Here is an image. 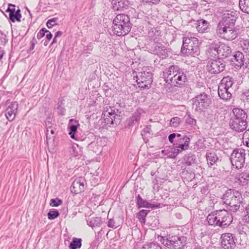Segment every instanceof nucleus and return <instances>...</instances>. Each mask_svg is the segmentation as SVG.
Returning <instances> with one entry per match:
<instances>
[{
  "mask_svg": "<svg viewBox=\"0 0 249 249\" xmlns=\"http://www.w3.org/2000/svg\"><path fill=\"white\" fill-rule=\"evenodd\" d=\"M219 45V56H221L223 57H228L231 53V50L230 46L228 45L221 43Z\"/></svg>",
  "mask_w": 249,
  "mask_h": 249,
  "instance_id": "nucleus-23",
  "label": "nucleus"
},
{
  "mask_svg": "<svg viewBox=\"0 0 249 249\" xmlns=\"http://www.w3.org/2000/svg\"><path fill=\"white\" fill-rule=\"evenodd\" d=\"M141 249H162L160 245L157 243H150L144 245Z\"/></svg>",
  "mask_w": 249,
  "mask_h": 249,
  "instance_id": "nucleus-41",
  "label": "nucleus"
},
{
  "mask_svg": "<svg viewBox=\"0 0 249 249\" xmlns=\"http://www.w3.org/2000/svg\"><path fill=\"white\" fill-rule=\"evenodd\" d=\"M218 93L220 98L226 101L230 100L232 96L229 89L223 88V86H219Z\"/></svg>",
  "mask_w": 249,
  "mask_h": 249,
  "instance_id": "nucleus-24",
  "label": "nucleus"
},
{
  "mask_svg": "<svg viewBox=\"0 0 249 249\" xmlns=\"http://www.w3.org/2000/svg\"><path fill=\"white\" fill-rule=\"evenodd\" d=\"M88 147L89 149L92 150L95 153H97L100 151L102 146L98 144L97 142H93L89 144Z\"/></svg>",
  "mask_w": 249,
  "mask_h": 249,
  "instance_id": "nucleus-40",
  "label": "nucleus"
},
{
  "mask_svg": "<svg viewBox=\"0 0 249 249\" xmlns=\"http://www.w3.org/2000/svg\"><path fill=\"white\" fill-rule=\"evenodd\" d=\"M147 2H151L153 4L158 3L160 0H145Z\"/></svg>",
  "mask_w": 249,
  "mask_h": 249,
  "instance_id": "nucleus-59",
  "label": "nucleus"
},
{
  "mask_svg": "<svg viewBox=\"0 0 249 249\" xmlns=\"http://www.w3.org/2000/svg\"><path fill=\"white\" fill-rule=\"evenodd\" d=\"M239 7L242 12L249 14V0H240Z\"/></svg>",
  "mask_w": 249,
  "mask_h": 249,
  "instance_id": "nucleus-36",
  "label": "nucleus"
},
{
  "mask_svg": "<svg viewBox=\"0 0 249 249\" xmlns=\"http://www.w3.org/2000/svg\"><path fill=\"white\" fill-rule=\"evenodd\" d=\"M151 131V125H149L147 126H146L145 128H144L143 129V133L144 134V135H146L147 134H150Z\"/></svg>",
  "mask_w": 249,
  "mask_h": 249,
  "instance_id": "nucleus-56",
  "label": "nucleus"
},
{
  "mask_svg": "<svg viewBox=\"0 0 249 249\" xmlns=\"http://www.w3.org/2000/svg\"><path fill=\"white\" fill-rule=\"evenodd\" d=\"M176 133H172V134H170L168 137L169 141L171 143H173L174 142V139L176 138Z\"/></svg>",
  "mask_w": 249,
  "mask_h": 249,
  "instance_id": "nucleus-55",
  "label": "nucleus"
},
{
  "mask_svg": "<svg viewBox=\"0 0 249 249\" xmlns=\"http://www.w3.org/2000/svg\"><path fill=\"white\" fill-rule=\"evenodd\" d=\"M182 151L178 147H176V148H175L173 153V157L175 158L179 153L181 152Z\"/></svg>",
  "mask_w": 249,
  "mask_h": 249,
  "instance_id": "nucleus-53",
  "label": "nucleus"
},
{
  "mask_svg": "<svg viewBox=\"0 0 249 249\" xmlns=\"http://www.w3.org/2000/svg\"><path fill=\"white\" fill-rule=\"evenodd\" d=\"M219 45L216 43H212L209 46L207 51L208 54L211 57L219 56Z\"/></svg>",
  "mask_w": 249,
  "mask_h": 249,
  "instance_id": "nucleus-27",
  "label": "nucleus"
},
{
  "mask_svg": "<svg viewBox=\"0 0 249 249\" xmlns=\"http://www.w3.org/2000/svg\"><path fill=\"white\" fill-rule=\"evenodd\" d=\"M208 164L209 166H212L216 162L218 158L214 153L207 152L206 155Z\"/></svg>",
  "mask_w": 249,
  "mask_h": 249,
  "instance_id": "nucleus-31",
  "label": "nucleus"
},
{
  "mask_svg": "<svg viewBox=\"0 0 249 249\" xmlns=\"http://www.w3.org/2000/svg\"><path fill=\"white\" fill-rule=\"evenodd\" d=\"M137 78L136 81L139 87L142 89L148 88L153 81L150 69L143 67L141 71L139 72V75L137 76Z\"/></svg>",
  "mask_w": 249,
  "mask_h": 249,
  "instance_id": "nucleus-7",
  "label": "nucleus"
},
{
  "mask_svg": "<svg viewBox=\"0 0 249 249\" xmlns=\"http://www.w3.org/2000/svg\"><path fill=\"white\" fill-rule=\"evenodd\" d=\"M131 29V24L127 15L118 14L113 19L112 31L117 36H124L130 31Z\"/></svg>",
  "mask_w": 249,
  "mask_h": 249,
  "instance_id": "nucleus-3",
  "label": "nucleus"
},
{
  "mask_svg": "<svg viewBox=\"0 0 249 249\" xmlns=\"http://www.w3.org/2000/svg\"><path fill=\"white\" fill-rule=\"evenodd\" d=\"M244 137H247L248 140L246 142V143L247 146L249 147V129L247 130L244 132Z\"/></svg>",
  "mask_w": 249,
  "mask_h": 249,
  "instance_id": "nucleus-54",
  "label": "nucleus"
},
{
  "mask_svg": "<svg viewBox=\"0 0 249 249\" xmlns=\"http://www.w3.org/2000/svg\"><path fill=\"white\" fill-rule=\"evenodd\" d=\"M79 125V124L77 121L72 119H70L69 124V127L70 129L69 134L70 135L71 139H76L75 136V133L76 132L77 127Z\"/></svg>",
  "mask_w": 249,
  "mask_h": 249,
  "instance_id": "nucleus-25",
  "label": "nucleus"
},
{
  "mask_svg": "<svg viewBox=\"0 0 249 249\" xmlns=\"http://www.w3.org/2000/svg\"><path fill=\"white\" fill-rule=\"evenodd\" d=\"M210 97L205 93L196 96L193 99V108L197 111H203L211 104Z\"/></svg>",
  "mask_w": 249,
  "mask_h": 249,
  "instance_id": "nucleus-10",
  "label": "nucleus"
},
{
  "mask_svg": "<svg viewBox=\"0 0 249 249\" xmlns=\"http://www.w3.org/2000/svg\"><path fill=\"white\" fill-rule=\"evenodd\" d=\"M81 242V239L74 238L70 243L69 247L70 249H77L80 248L82 245Z\"/></svg>",
  "mask_w": 249,
  "mask_h": 249,
  "instance_id": "nucleus-37",
  "label": "nucleus"
},
{
  "mask_svg": "<svg viewBox=\"0 0 249 249\" xmlns=\"http://www.w3.org/2000/svg\"><path fill=\"white\" fill-rule=\"evenodd\" d=\"M143 113L144 111L143 109L141 108L137 109L131 117V123L134 124L138 122L140 120L141 115Z\"/></svg>",
  "mask_w": 249,
  "mask_h": 249,
  "instance_id": "nucleus-32",
  "label": "nucleus"
},
{
  "mask_svg": "<svg viewBox=\"0 0 249 249\" xmlns=\"http://www.w3.org/2000/svg\"><path fill=\"white\" fill-rule=\"evenodd\" d=\"M62 201L58 198L52 199L50 201V205L52 207H57L61 204Z\"/></svg>",
  "mask_w": 249,
  "mask_h": 249,
  "instance_id": "nucleus-45",
  "label": "nucleus"
},
{
  "mask_svg": "<svg viewBox=\"0 0 249 249\" xmlns=\"http://www.w3.org/2000/svg\"><path fill=\"white\" fill-rule=\"evenodd\" d=\"M196 28L199 32H206L209 27V23L205 20L201 19L197 21Z\"/></svg>",
  "mask_w": 249,
  "mask_h": 249,
  "instance_id": "nucleus-30",
  "label": "nucleus"
},
{
  "mask_svg": "<svg viewBox=\"0 0 249 249\" xmlns=\"http://www.w3.org/2000/svg\"><path fill=\"white\" fill-rule=\"evenodd\" d=\"M238 230L240 234L246 233L248 230V227L246 225L239 224L237 227Z\"/></svg>",
  "mask_w": 249,
  "mask_h": 249,
  "instance_id": "nucleus-46",
  "label": "nucleus"
},
{
  "mask_svg": "<svg viewBox=\"0 0 249 249\" xmlns=\"http://www.w3.org/2000/svg\"><path fill=\"white\" fill-rule=\"evenodd\" d=\"M85 182L84 179L82 178L75 179L71 187V193L77 194L84 191L85 189Z\"/></svg>",
  "mask_w": 249,
  "mask_h": 249,
  "instance_id": "nucleus-15",
  "label": "nucleus"
},
{
  "mask_svg": "<svg viewBox=\"0 0 249 249\" xmlns=\"http://www.w3.org/2000/svg\"><path fill=\"white\" fill-rule=\"evenodd\" d=\"M137 203L139 207L153 208L154 207L152 204L143 200L139 195L137 197Z\"/></svg>",
  "mask_w": 249,
  "mask_h": 249,
  "instance_id": "nucleus-33",
  "label": "nucleus"
},
{
  "mask_svg": "<svg viewBox=\"0 0 249 249\" xmlns=\"http://www.w3.org/2000/svg\"><path fill=\"white\" fill-rule=\"evenodd\" d=\"M221 198L224 204L227 206L228 209L233 212L238 211L244 202L241 193L235 189L227 190Z\"/></svg>",
  "mask_w": 249,
  "mask_h": 249,
  "instance_id": "nucleus-2",
  "label": "nucleus"
},
{
  "mask_svg": "<svg viewBox=\"0 0 249 249\" xmlns=\"http://www.w3.org/2000/svg\"><path fill=\"white\" fill-rule=\"evenodd\" d=\"M112 4L114 11L124 10L128 8L129 1L127 0H113Z\"/></svg>",
  "mask_w": 249,
  "mask_h": 249,
  "instance_id": "nucleus-18",
  "label": "nucleus"
},
{
  "mask_svg": "<svg viewBox=\"0 0 249 249\" xmlns=\"http://www.w3.org/2000/svg\"><path fill=\"white\" fill-rule=\"evenodd\" d=\"M46 37L48 41L51 40V39L52 38V34L48 30V32H46Z\"/></svg>",
  "mask_w": 249,
  "mask_h": 249,
  "instance_id": "nucleus-58",
  "label": "nucleus"
},
{
  "mask_svg": "<svg viewBox=\"0 0 249 249\" xmlns=\"http://www.w3.org/2000/svg\"><path fill=\"white\" fill-rule=\"evenodd\" d=\"M246 155L244 149L238 148L233 150L230 157L232 165L238 169L242 168L245 164Z\"/></svg>",
  "mask_w": 249,
  "mask_h": 249,
  "instance_id": "nucleus-8",
  "label": "nucleus"
},
{
  "mask_svg": "<svg viewBox=\"0 0 249 249\" xmlns=\"http://www.w3.org/2000/svg\"><path fill=\"white\" fill-rule=\"evenodd\" d=\"M207 67L208 71L211 74H218L224 70L225 64L223 60L219 58L210 60Z\"/></svg>",
  "mask_w": 249,
  "mask_h": 249,
  "instance_id": "nucleus-11",
  "label": "nucleus"
},
{
  "mask_svg": "<svg viewBox=\"0 0 249 249\" xmlns=\"http://www.w3.org/2000/svg\"><path fill=\"white\" fill-rule=\"evenodd\" d=\"M58 113L61 115H64L65 113V109L62 106L59 105L57 107Z\"/></svg>",
  "mask_w": 249,
  "mask_h": 249,
  "instance_id": "nucleus-52",
  "label": "nucleus"
},
{
  "mask_svg": "<svg viewBox=\"0 0 249 249\" xmlns=\"http://www.w3.org/2000/svg\"><path fill=\"white\" fill-rule=\"evenodd\" d=\"M87 224L92 229L96 227H99L103 223L102 218L99 217H92L89 220H87Z\"/></svg>",
  "mask_w": 249,
  "mask_h": 249,
  "instance_id": "nucleus-28",
  "label": "nucleus"
},
{
  "mask_svg": "<svg viewBox=\"0 0 249 249\" xmlns=\"http://www.w3.org/2000/svg\"><path fill=\"white\" fill-rule=\"evenodd\" d=\"M107 226L112 228H116L117 227L116 225L115 220L113 219H109L107 223Z\"/></svg>",
  "mask_w": 249,
  "mask_h": 249,
  "instance_id": "nucleus-50",
  "label": "nucleus"
},
{
  "mask_svg": "<svg viewBox=\"0 0 249 249\" xmlns=\"http://www.w3.org/2000/svg\"><path fill=\"white\" fill-rule=\"evenodd\" d=\"M5 12L9 13V14L16 12L15 5L9 4L8 8L6 10Z\"/></svg>",
  "mask_w": 249,
  "mask_h": 249,
  "instance_id": "nucleus-49",
  "label": "nucleus"
},
{
  "mask_svg": "<svg viewBox=\"0 0 249 249\" xmlns=\"http://www.w3.org/2000/svg\"><path fill=\"white\" fill-rule=\"evenodd\" d=\"M160 242L169 249H183L187 238L184 236H174L166 238L160 237Z\"/></svg>",
  "mask_w": 249,
  "mask_h": 249,
  "instance_id": "nucleus-5",
  "label": "nucleus"
},
{
  "mask_svg": "<svg viewBox=\"0 0 249 249\" xmlns=\"http://www.w3.org/2000/svg\"><path fill=\"white\" fill-rule=\"evenodd\" d=\"M231 61L237 67L241 68L244 65V54L239 51L236 52L231 58Z\"/></svg>",
  "mask_w": 249,
  "mask_h": 249,
  "instance_id": "nucleus-22",
  "label": "nucleus"
},
{
  "mask_svg": "<svg viewBox=\"0 0 249 249\" xmlns=\"http://www.w3.org/2000/svg\"><path fill=\"white\" fill-rule=\"evenodd\" d=\"M185 123L191 126L195 125L196 124V120L191 116L190 113H187L185 116Z\"/></svg>",
  "mask_w": 249,
  "mask_h": 249,
  "instance_id": "nucleus-42",
  "label": "nucleus"
},
{
  "mask_svg": "<svg viewBox=\"0 0 249 249\" xmlns=\"http://www.w3.org/2000/svg\"><path fill=\"white\" fill-rule=\"evenodd\" d=\"M46 32H48V30L46 28H42L37 34V38L41 39L45 35Z\"/></svg>",
  "mask_w": 249,
  "mask_h": 249,
  "instance_id": "nucleus-48",
  "label": "nucleus"
},
{
  "mask_svg": "<svg viewBox=\"0 0 249 249\" xmlns=\"http://www.w3.org/2000/svg\"><path fill=\"white\" fill-rule=\"evenodd\" d=\"M49 131H50L51 133L52 134H53L54 133V131L51 128H48L47 130V137H48V132H49Z\"/></svg>",
  "mask_w": 249,
  "mask_h": 249,
  "instance_id": "nucleus-62",
  "label": "nucleus"
},
{
  "mask_svg": "<svg viewBox=\"0 0 249 249\" xmlns=\"http://www.w3.org/2000/svg\"><path fill=\"white\" fill-rule=\"evenodd\" d=\"M62 35V33L61 31H59L55 33L54 36L55 37H58L61 36Z\"/></svg>",
  "mask_w": 249,
  "mask_h": 249,
  "instance_id": "nucleus-60",
  "label": "nucleus"
},
{
  "mask_svg": "<svg viewBox=\"0 0 249 249\" xmlns=\"http://www.w3.org/2000/svg\"><path fill=\"white\" fill-rule=\"evenodd\" d=\"M178 147L182 151L186 150L189 148V143L190 142V139L187 136H184L183 138H180L178 140Z\"/></svg>",
  "mask_w": 249,
  "mask_h": 249,
  "instance_id": "nucleus-26",
  "label": "nucleus"
},
{
  "mask_svg": "<svg viewBox=\"0 0 249 249\" xmlns=\"http://www.w3.org/2000/svg\"><path fill=\"white\" fill-rule=\"evenodd\" d=\"M243 220L245 222L249 223V213H246V214L244 216Z\"/></svg>",
  "mask_w": 249,
  "mask_h": 249,
  "instance_id": "nucleus-57",
  "label": "nucleus"
},
{
  "mask_svg": "<svg viewBox=\"0 0 249 249\" xmlns=\"http://www.w3.org/2000/svg\"><path fill=\"white\" fill-rule=\"evenodd\" d=\"M245 211L246 213H249V204L246 207Z\"/></svg>",
  "mask_w": 249,
  "mask_h": 249,
  "instance_id": "nucleus-64",
  "label": "nucleus"
},
{
  "mask_svg": "<svg viewBox=\"0 0 249 249\" xmlns=\"http://www.w3.org/2000/svg\"><path fill=\"white\" fill-rule=\"evenodd\" d=\"M21 15L20 10L18 9L16 12L9 14V19L13 22L15 21L20 22Z\"/></svg>",
  "mask_w": 249,
  "mask_h": 249,
  "instance_id": "nucleus-34",
  "label": "nucleus"
},
{
  "mask_svg": "<svg viewBox=\"0 0 249 249\" xmlns=\"http://www.w3.org/2000/svg\"><path fill=\"white\" fill-rule=\"evenodd\" d=\"M181 52L187 55L195 56L199 53V41L197 38L189 34L183 37Z\"/></svg>",
  "mask_w": 249,
  "mask_h": 249,
  "instance_id": "nucleus-4",
  "label": "nucleus"
},
{
  "mask_svg": "<svg viewBox=\"0 0 249 249\" xmlns=\"http://www.w3.org/2000/svg\"><path fill=\"white\" fill-rule=\"evenodd\" d=\"M163 78L171 86H180L187 80V76L178 66L172 65L163 71Z\"/></svg>",
  "mask_w": 249,
  "mask_h": 249,
  "instance_id": "nucleus-1",
  "label": "nucleus"
},
{
  "mask_svg": "<svg viewBox=\"0 0 249 249\" xmlns=\"http://www.w3.org/2000/svg\"><path fill=\"white\" fill-rule=\"evenodd\" d=\"M155 54L158 55L162 59L168 56L167 50L165 46L161 44H158L155 46L153 50Z\"/></svg>",
  "mask_w": 249,
  "mask_h": 249,
  "instance_id": "nucleus-20",
  "label": "nucleus"
},
{
  "mask_svg": "<svg viewBox=\"0 0 249 249\" xmlns=\"http://www.w3.org/2000/svg\"><path fill=\"white\" fill-rule=\"evenodd\" d=\"M148 212L149 211L145 210H142L139 212L137 215V217L142 224H145V217L147 215Z\"/></svg>",
  "mask_w": 249,
  "mask_h": 249,
  "instance_id": "nucleus-39",
  "label": "nucleus"
},
{
  "mask_svg": "<svg viewBox=\"0 0 249 249\" xmlns=\"http://www.w3.org/2000/svg\"><path fill=\"white\" fill-rule=\"evenodd\" d=\"M102 115L106 123L112 124L115 118V111L109 107L104 110Z\"/></svg>",
  "mask_w": 249,
  "mask_h": 249,
  "instance_id": "nucleus-19",
  "label": "nucleus"
},
{
  "mask_svg": "<svg viewBox=\"0 0 249 249\" xmlns=\"http://www.w3.org/2000/svg\"><path fill=\"white\" fill-rule=\"evenodd\" d=\"M36 42L35 41H32L31 43V46L30 47V50H32L34 49L35 46Z\"/></svg>",
  "mask_w": 249,
  "mask_h": 249,
  "instance_id": "nucleus-63",
  "label": "nucleus"
},
{
  "mask_svg": "<svg viewBox=\"0 0 249 249\" xmlns=\"http://www.w3.org/2000/svg\"><path fill=\"white\" fill-rule=\"evenodd\" d=\"M221 245L223 249H233L235 242L233 235L229 233L223 234L221 237Z\"/></svg>",
  "mask_w": 249,
  "mask_h": 249,
  "instance_id": "nucleus-14",
  "label": "nucleus"
},
{
  "mask_svg": "<svg viewBox=\"0 0 249 249\" xmlns=\"http://www.w3.org/2000/svg\"><path fill=\"white\" fill-rule=\"evenodd\" d=\"M216 32L219 37L227 40H233L238 36L234 26L223 24V23H218Z\"/></svg>",
  "mask_w": 249,
  "mask_h": 249,
  "instance_id": "nucleus-6",
  "label": "nucleus"
},
{
  "mask_svg": "<svg viewBox=\"0 0 249 249\" xmlns=\"http://www.w3.org/2000/svg\"><path fill=\"white\" fill-rule=\"evenodd\" d=\"M230 128L238 132H243L246 129L248 123L245 122H240V121H233L230 120Z\"/></svg>",
  "mask_w": 249,
  "mask_h": 249,
  "instance_id": "nucleus-17",
  "label": "nucleus"
},
{
  "mask_svg": "<svg viewBox=\"0 0 249 249\" xmlns=\"http://www.w3.org/2000/svg\"><path fill=\"white\" fill-rule=\"evenodd\" d=\"M220 13L222 14L221 19L219 24H223L231 26H234L235 22L238 18V13L233 9H223Z\"/></svg>",
  "mask_w": 249,
  "mask_h": 249,
  "instance_id": "nucleus-9",
  "label": "nucleus"
},
{
  "mask_svg": "<svg viewBox=\"0 0 249 249\" xmlns=\"http://www.w3.org/2000/svg\"><path fill=\"white\" fill-rule=\"evenodd\" d=\"M218 211H214L207 216V220L209 225L213 226L214 227L218 226L220 222L218 220Z\"/></svg>",
  "mask_w": 249,
  "mask_h": 249,
  "instance_id": "nucleus-21",
  "label": "nucleus"
},
{
  "mask_svg": "<svg viewBox=\"0 0 249 249\" xmlns=\"http://www.w3.org/2000/svg\"><path fill=\"white\" fill-rule=\"evenodd\" d=\"M233 83V79L231 76H227L223 78L220 86H223V88L230 89Z\"/></svg>",
  "mask_w": 249,
  "mask_h": 249,
  "instance_id": "nucleus-29",
  "label": "nucleus"
},
{
  "mask_svg": "<svg viewBox=\"0 0 249 249\" xmlns=\"http://www.w3.org/2000/svg\"><path fill=\"white\" fill-rule=\"evenodd\" d=\"M153 34V32H149L148 33V36L151 38V39H153L154 41H155L156 38H154L152 36Z\"/></svg>",
  "mask_w": 249,
  "mask_h": 249,
  "instance_id": "nucleus-61",
  "label": "nucleus"
},
{
  "mask_svg": "<svg viewBox=\"0 0 249 249\" xmlns=\"http://www.w3.org/2000/svg\"><path fill=\"white\" fill-rule=\"evenodd\" d=\"M240 45L244 53L249 55V40L242 39L240 41Z\"/></svg>",
  "mask_w": 249,
  "mask_h": 249,
  "instance_id": "nucleus-38",
  "label": "nucleus"
},
{
  "mask_svg": "<svg viewBox=\"0 0 249 249\" xmlns=\"http://www.w3.org/2000/svg\"><path fill=\"white\" fill-rule=\"evenodd\" d=\"M5 105L7 107L5 110V116L9 121L11 122L15 118L17 113L18 103L16 102H10L8 100L5 102Z\"/></svg>",
  "mask_w": 249,
  "mask_h": 249,
  "instance_id": "nucleus-12",
  "label": "nucleus"
},
{
  "mask_svg": "<svg viewBox=\"0 0 249 249\" xmlns=\"http://www.w3.org/2000/svg\"><path fill=\"white\" fill-rule=\"evenodd\" d=\"M233 116L230 120L233 121H240V122H247V114L246 112L241 108H235L232 110Z\"/></svg>",
  "mask_w": 249,
  "mask_h": 249,
  "instance_id": "nucleus-16",
  "label": "nucleus"
},
{
  "mask_svg": "<svg viewBox=\"0 0 249 249\" xmlns=\"http://www.w3.org/2000/svg\"><path fill=\"white\" fill-rule=\"evenodd\" d=\"M239 180L242 186L245 185L249 181V173L248 172H244L239 175Z\"/></svg>",
  "mask_w": 249,
  "mask_h": 249,
  "instance_id": "nucleus-35",
  "label": "nucleus"
},
{
  "mask_svg": "<svg viewBox=\"0 0 249 249\" xmlns=\"http://www.w3.org/2000/svg\"><path fill=\"white\" fill-rule=\"evenodd\" d=\"M56 18H53L48 20L46 25L48 28H52L53 26L56 24Z\"/></svg>",
  "mask_w": 249,
  "mask_h": 249,
  "instance_id": "nucleus-47",
  "label": "nucleus"
},
{
  "mask_svg": "<svg viewBox=\"0 0 249 249\" xmlns=\"http://www.w3.org/2000/svg\"><path fill=\"white\" fill-rule=\"evenodd\" d=\"M241 97L243 100H249V90H245L242 95Z\"/></svg>",
  "mask_w": 249,
  "mask_h": 249,
  "instance_id": "nucleus-51",
  "label": "nucleus"
},
{
  "mask_svg": "<svg viewBox=\"0 0 249 249\" xmlns=\"http://www.w3.org/2000/svg\"><path fill=\"white\" fill-rule=\"evenodd\" d=\"M218 220L220 222L219 227L222 228L228 227L231 223L233 218L231 214L225 210L218 211Z\"/></svg>",
  "mask_w": 249,
  "mask_h": 249,
  "instance_id": "nucleus-13",
  "label": "nucleus"
},
{
  "mask_svg": "<svg viewBox=\"0 0 249 249\" xmlns=\"http://www.w3.org/2000/svg\"><path fill=\"white\" fill-rule=\"evenodd\" d=\"M59 215V212L56 210H52L48 213V218L49 219H54Z\"/></svg>",
  "mask_w": 249,
  "mask_h": 249,
  "instance_id": "nucleus-44",
  "label": "nucleus"
},
{
  "mask_svg": "<svg viewBox=\"0 0 249 249\" xmlns=\"http://www.w3.org/2000/svg\"><path fill=\"white\" fill-rule=\"evenodd\" d=\"M181 122V119L178 117L172 118L170 120V125L175 128H177L179 126Z\"/></svg>",
  "mask_w": 249,
  "mask_h": 249,
  "instance_id": "nucleus-43",
  "label": "nucleus"
}]
</instances>
